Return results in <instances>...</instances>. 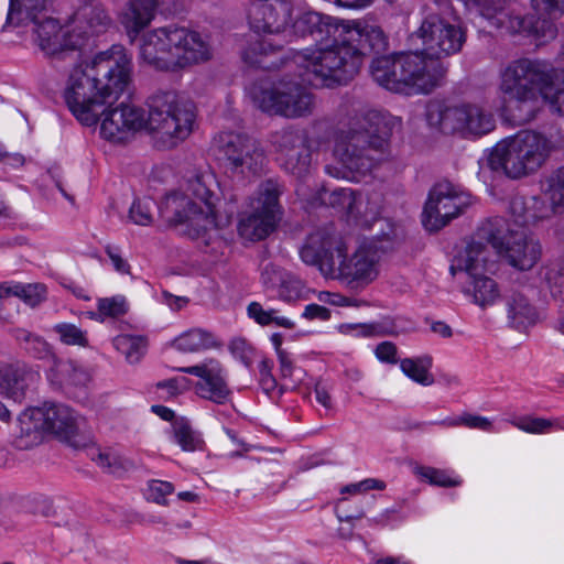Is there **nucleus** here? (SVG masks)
Instances as JSON below:
<instances>
[{
  "label": "nucleus",
  "instance_id": "obj_1",
  "mask_svg": "<svg viewBox=\"0 0 564 564\" xmlns=\"http://www.w3.org/2000/svg\"><path fill=\"white\" fill-rule=\"evenodd\" d=\"M133 85L132 57L121 45H112L67 70L63 98L72 115L84 126L100 120V135L121 143L148 129L160 149H172L188 138L195 122L192 102L174 91H161L149 101V112L134 104L120 102Z\"/></svg>",
  "mask_w": 564,
  "mask_h": 564
},
{
  "label": "nucleus",
  "instance_id": "obj_2",
  "mask_svg": "<svg viewBox=\"0 0 564 564\" xmlns=\"http://www.w3.org/2000/svg\"><path fill=\"white\" fill-rule=\"evenodd\" d=\"M386 47L387 37L378 25L349 21L335 28L332 40L297 52L294 59L304 82L314 87H333L351 80L366 55Z\"/></svg>",
  "mask_w": 564,
  "mask_h": 564
},
{
  "label": "nucleus",
  "instance_id": "obj_3",
  "mask_svg": "<svg viewBox=\"0 0 564 564\" xmlns=\"http://www.w3.org/2000/svg\"><path fill=\"white\" fill-rule=\"evenodd\" d=\"M392 119L378 110L361 109L334 137L333 156L338 166H327L336 178L359 181L388 156Z\"/></svg>",
  "mask_w": 564,
  "mask_h": 564
},
{
  "label": "nucleus",
  "instance_id": "obj_4",
  "mask_svg": "<svg viewBox=\"0 0 564 564\" xmlns=\"http://www.w3.org/2000/svg\"><path fill=\"white\" fill-rule=\"evenodd\" d=\"M300 256L305 263L318 265L325 276L352 291L365 290L380 274L381 253L373 241H362L348 253L344 238L329 228L310 234Z\"/></svg>",
  "mask_w": 564,
  "mask_h": 564
},
{
  "label": "nucleus",
  "instance_id": "obj_5",
  "mask_svg": "<svg viewBox=\"0 0 564 564\" xmlns=\"http://www.w3.org/2000/svg\"><path fill=\"white\" fill-rule=\"evenodd\" d=\"M223 196L215 173L204 170L188 176L178 191L166 195L159 209L166 221L185 225L188 236L208 245L229 223L218 210Z\"/></svg>",
  "mask_w": 564,
  "mask_h": 564
},
{
  "label": "nucleus",
  "instance_id": "obj_6",
  "mask_svg": "<svg viewBox=\"0 0 564 564\" xmlns=\"http://www.w3.org/2000/svg\"><path fill=\"white\" fill-rule=\"evenodd\" d=\"M498 88L505 100L523 105L541 97L564 113V72L546 62L520 58L509 63L500 73Z\"/></svg>",
  "mask_w": 564,
  "mask_h": 564
},
{
  "label": "nucleus",
  "instance_id": "obj_7",
  "mask_svg": "<svg viewBox=\"0 0 564 564\" xmlns=\"http://www.w3.org/2000/svg\"><path fill=\"white\" fill-rule=\"evenodd\" d=\"M140 56L156 69L175 72L209 61L213 52L199 33L183 26H166L142 37Z\"/></svg>",
  "mask_w": 564,
  "mask_h": 564
},
{
  "label": "nucleus",
  "instance_id": "obj_8",
  "mask_svg": "<svg viewBox=\"0 0 564 564\" xmlns=\"http://www.w3.org/2000/svg\"><path fill=\"white\" fill-rule=\"evenodd\" d=\"M52 0H10L4 28H26L40 50L53 56L77 47L82 35L74 37L47 15Z\"/></svg>",
  "mask_w": 564,
  "mask_h": 564
},
{
  "label": "nucleus",
  "instance_id": "obj_9",
  "mask_svg": "<svg viewBox=\"0 0 564 564\" xmlns=\"http://www.w3.org/2000/svg\"><path fill=\"white\" fill-rule=\"evenodd\" d=\"M527 218L519 221L495 217L479 227V235L487 238L508 265L518 271H530L542 257V246L527 231Z\"/></svg>",
  "mask_w": 564,
  "mask_h": 564
},
{
  "label": "nucleus",
  "instance_id": "obj_10",
  "mask_svg": "<svg viewBox=\"0 0 564 564\" xmlns=\"http://www.w3.org/2000/svg\"><path fill=\"white\" fill-rule=\"evenodd\" d=\"M553 150L552 142L542 133L521 131L498 142L488 155V164L494 171L511 178H520L536 172Z\"/></svg>",
  "mask_w": 564,
  "mask_h": 564
},
{
  "label": "nucleus",
  "instance_id": "obj_11",
  "mask_svg": "<svg viewBox=\"0 0 564 564\" xmlns=\"http://www.w3.org/2000/svg\"><path fill=\"white\" fill-rule=\"evenodd\" d=\"M83 420L64 404L44 403L23 411L19 417L20 447L39 444L45 433L56 435L73 447L84 445L78 434Z\"/></svg>",
  "mask_w": 564,
  "mask_h": 564
},
{
  "label": "nucleus",
  "instance_id": "obj_12",
  "mask_svg": "<svg viewBox=\"0 0 564 564\" xmlns=\"http://www.w3.org/2000/svg\"><path fill=\"white\" fill-rule=\"evenodd\" d=\"M253 105L261 111L285 118H301L312 113L313 95L293 80L259 82L249 89Z\"/></svg>",
  "mask_w": 564,
  "mask_h": 564
},
{
  "label": "nucleus",
  "instance_id": "obj_13",
  "mask_svg": "<svg viewBox=\"0 0 564 564\" xmlns=\"http://www.w3.org/2000/svg\"><path fill=\"white\" fill-rule=\"evenodd\" d=\"M278 183L265 181L249 198L246 208L238 216L237 231L246 241H260L273 232L281 220Z\"/></svg>",
  "mask_w": 564,
  "mask_h": 564
},
{
  "label": "nucleus",
  "instance_id": "obj_14",
  "mask_svg": "<svg viewBox=\"0 0 564 564\" xmlns=\"http://www.w3.org/2000/svg\"><path fill=\"white\" fill-rule=\"evenodd\" d=\"M426 121L444 133H457L465 138L480 137L495 128L492 115L476 104L447 107L437 101L430 102Z\"/></svg>",
  "mask_w": 564,
  "mask_h": 564
},
{
  "label": "nucleus",
  "instance_id": "obj_15",
  "mask_svg": "<svg viewBox=\"0 0 564 564\" xmlns=\"http://www.w3.org/2000/svg\"><path fill=\"white\" fill-rule=\"evenodd\" d=\"M426 10L416 31L424 53L436 59L458 53L466 41L463 26L457 20L443 17L430 6Z\"/></svg>",
  "mask_w": 564,
  "mask_h": 564
},
{
  "label": "nucleus",
  "instance_id": "obj_16",
  "mask_svg": "<svg viewBox=\"0 0 564 564\" xmlns=\"http://www.w3.org/2000/svg\"><path fill=\"white\" fill-rule=\"evenodd\" d=\"M470 205V196L449 182H440L429 193L422 223L430 231L440 230Z\"/></svg>",
  "mask_w": 564,
  "mask_h": 564
},
{
  "label": "nucleus",
  "instance_id": "obj_17",
  "mask_svg": "<svg viewBox=\"0 0 564 564\" xmlns=\"http://www.w3.org/2000/svg\"><path fill=\"white\" fill-rule=\"evenodd\" d=\"M228 170L236 176L249 178L262 171L264 155L256 140L240 132H221L216 139Z\"/></svg>",
  "mask_w": 564,
  "mask_h": 564
},
{
  "label": "nucleus",
  "instance_id": "obj_18",
  "mask_svg": "<svg viewBox=\"0 0 564 564\" xmlns=\"http://www.w3.org/2000/svg\"><path fill=\"white\" fill-rule=\"evenodd\" d=\"M399 55L400 91L404 94L430 93L440 85L444 75L442 63L423 53L411 52Z\"/></svg>",
  "mask_w": 564,
  "mask_h": 564
},
{
  "label": "nucleus",
  "instance_id": "obj_19",
  "mask_svg": "<svg viewBox=\"0 0 564 564\" xmlns=\"http://www.w3.org/2000/svg\"><path fill=\"white\" fill-rule=\"evenodd\" d=\"M180 371L195 376V392L198 397L224 404L229 401L231 391L227 383V371L216 358H206L200 362L180 368Z\"/></svg>",
  "mask_w": 564,
  "mask_h": 564
},
{
  "label": "nucleus",
  "instance_id": "obj_20",
  "mask_svg": "<svg viewBox=\"0 0 564 564\" xmlns=\"http://www.w3.org/2000/svg\"><path fill=\"white\" fill-rule=\"evenodd\" d=\"M293 14L294 4L289 0H260L249 9V24L256 32L288 33Z\"/></svg>",
  "mask_w": 564,
  "mask_h": 564
},
{
  "label": "nucleus",
  "instance_id": "obj_21",
  "mask_svg": "<svg viewBox=\"0 0 564 564\" xmlns=\"http://www.w3.org/2000/svg\"><path fill=\"white\" fill-rule=\"evenodd\" d=\"M488 243L490 242L487 238L480 237L478 229L456 252L451 269L465 273L466 279L492 271L496 265V259Z\"/></svg>",
  "mask_w": 564,
  "mask_h": 564
},
{
  "label": "nucleus",
  "instance_id": "obj_22",
  "mask_svg": "<svg viewBox=\"0 0 564 564\" xmlns=\"http://www.w3.org/2000/svg\"><path fill=\"white\" fill-rule=\"evenodd\" d=\"M39 380V373L22 362L0 364V395L22 402Z\"/></svg>",
  "mask_w": 564,
  "mask_h": 564
},
{
  "label": "nucleus",
  "instance_id": "obj_23",
  "mask_svg": "<svg viewBox=\"0 0 564 564\" xmlns=\"http://www.w3.org/2000/svg\"><path fill=\"white\" fill-rule=\"evenodd\" d=\"M332 205L337 206L356 218H364V224L369 225L376 220L381 212V198L379 195L366 197L361 194L355 195L351 188L335 189L329 197Z\"/></svg>",
  "mask_w": 564,
  "mask_h": 564
},
{
  "label": "nucleus",
  "instance_id": "obj_24",
  "mask_svg": "<svg viewBox=\"0 0 564 564\" xmlns=\"http://www.w3.org/2000/svg\"><path fill=\"white\" fill-rule=\"evenodd\" d=\"M494 29H502L507 32H527L535 37L536 45H541L552 40L556 35L554 24L546 19H539L531 22L520 15H512L507 12V17L498 18L494 22Z\"/></svg>",
  "mask_w": 564,
  "mask_h": 564
},
{
  "label": "nucleus",
  "instance_id": "obj_25",
  "mask_svg": "<svg viewBox=\"0 0 564 564\" xmlns=\"http://www.w3.org/2000/svg\"><path fill=\"white\" fill-rule=\"evenodd\" d=\"M158 0H131L122 11L120 21L133 40L154 18Z\"/></svg>",
  "mask_w": 564,
  "mask_h": 564
},
{
  "label": "nucleus",
  "instance_id": "obj_26",
  "mask_svg": "<svg viewBox=\"0 0 564 564\" xmlns=\"http://www.w3.org/2000/svg\"><path fill=\"white\" fill-rule=\"evenodd\" d=\"M278 150L280 152V161L292 173H301L307 164V154L303 147L302 137L294 131H284L279 137Z\"/></svg>",
  "mask_w": 564,
  "mask_h": 564
},
{
  "label": "nucleus",
  "instance_id": "obj_27",
  "mask_svg": "<svg viewBox=\"0 0 564 564\" xmlns=\"http://www.w3.org/2000/svg\"><path fill=\"white\" fill-rule=\"evenodd\" d=\"M169 347L181 354H198L220 347L217 337L203 328H189L175 336Z\"/></svg>",
  "mask_w": 564,
  "mask_h": 564
},
{
  "label": "nucleus",
  "instance_id": "obj_28",
  "mask_svg": "<svg viewBox=\"0 0 564 564\" xmlns=\"http://www.w3.org/2000/svg\"><path fill=\"white\" fill-rule=\"evenodd\" d=\"M506 308L509 325L519 332L525 330L539 321L536 308L520 292H512L507 296Z\"/></svg>",
  "mask_w": 564,
  "mask_h": 564
},
{
  "label": "nucleus",
  "instance_id": "obj_29",
  "mask_svg": "<svg viewBox=\"0 0 564 564\" xmlns=\"http://www.w3.org/2000/svg\"><path fill=\"white\" fill-rule=\"evenodd\" d=\"M280 48L279 44H273L268 37H256L249 41L242 51V59L246 64L264 69H271L279 66L275 54Z\"/></svg>",
  "mask_w": 564,
  "mask_h": 564
},
{
  "label": "nucleus",
  "instance_id": "obj_30",
  "mask_svg": "<svg viewBox=\"0 0 564 564\" xmlns=\"http://www.w3.org/2000/svg\"><path fill=\"white\" fill-rule=\"evenodd\" d=\"M293 23L289 26V36H305L307 34H319L322 36V43L326 39H323V34H329L330 28L327 22L323 20V17L314 11H305L301 8L294 7Z\"/></svg>",
  "mask_w": 564,
  "mask_h": 564
},
{
  "label": "nucleus",
  "instance_id": "obj_31",
  "mask_svg": "<svg viewBox=\"0 0 564 564\" xmlns=\"http://www.w3.org/2000/svg\"><path fill=\"white\" fill-rule=\"evenodd\" d=\"M463 292L481 307L492 305L500 294L497 283L487 274L467 278Z\"/></svg>",
  "mask_w": 564,
  "mask_h": 564
},
{
  "label": "nucleus",
  "instance_id": "obj_32",
  "mask_svg": "<svg viewBox=\"0 0 564 564\" xmlns=\"http://www.w3.org/2000/svg\"><path fill=\"white\" fill-rule=\"evenodd\" d=\"M337 329L343 335L362 338L400 334L394 321L389 317L371 323H344Z\"/></svg>",
  "mask_w": 564,
  "mask_h": 564
},
{
  "label": "nucleus",
  "instance_id": "obj_33",
  "mask_svg": "<svg viewBox=\"0 0 564 564\" xmlns=\"http://www.w3.org/2000/svg\"><path fill=\"white\" fill-rule=\"evenodd\" d=\"M370 73L373 80L380 86L391 91H400L399 55L375 58L370 65Z\"/></svg>",
  "mask_w": 564,
  "mask_h": 564
},
{
  "label": "nucleus",
  "instance_id": "obj_34",
  "mask_svg": "<svg viewBox=\"0 0 564 564\" xmlns=\"http://www.w3.org/2000/svg\"><path fill=\"white\" fill-rule=\"evenodd\" d=\"M432 366L433 358L429 355L404 358L400 361V369L403 375L423 387L434 383V376L431 372Z\"/></svg>",
  "mask_w": 564,
  "mask_h": 564
},
{
  "label": "nucleus",
  "instance_id": "obj_35",
  "mask_svg": "<svg viewBox=\"0 0 564 564\" xmlns=\"http://www.w3.org/2000/svg\"><path fill=\"white\" fill-rule=\"evenodd\" d=\"M73 23L82 34H94L101 32L109 24V18L101 8L89 4L75 13Z\"/></svg>",
  "mask_w": 564,
  "mask_h": 564
},
{
  "label": "nucleus",
  "instance_id": "obj_36",
  "mask_svg": "<svg viewBox=\"0 0 564 564\" xmlns=\"http://www.w3.org/2000/svg\"><path fill=\"white\" fill-rule=\"evenodd\" d=\"M247 315L249 318L254 321V323L261 326H278L288 329H292L295 327L294 321L291 318L283 316L280 314V311L275 308H264L258 302H251L247 306Z\"/></svg>",
  "mask_w": 564,
  "mask_h": 564
},
{
  "label": "nucleus",
  "instance_id": "obj_37",
  "mask_svg": "<svg viewBox=\"0 0 564 564\" xmlns=\"http://www.w3.org/2000/svg\"><path fill=\"white\" fill-rule=\"evenodd\" d=\"M542 280L546 283L553 299L564 302V261L553 260L540 271Z\"/></svg>",
  "mask_w": 564,
  "mask_h": 564
},
{
  "label": "nucleus",
  "instance_id": "obj_38",
  "mask_svg": "<svg viewBox=\"0 0 564 564\" xmlns=\"http://www.w3.org/2000/svg\"><path fill=\"white\" fill-rule=\"evenodd\" d=\"M113 347L121 352L129 364L141 360L147 350V339L139 335H119L113 338Z\"/></svg>",
  "mask_w": 564,
  "mask_h": 564
},
{
  "label": "nucleus",
  "instance_id": "obj_39",
  "mask_svg": "<svg viewBox=\"0 0 564 564\" xmlns=\"http://www.w3.org/2000/svg\"><path fill=\"white\" fill-rule=\"evenodd\" d=\"M541 193L564 212V167L557 169L541 182Z\"/></svg>",
  "mask_w": 564,
  "mask_h": 564
},
{
  "label": "nucleus",
  "instance_id": "obj_40",
  "mask_svg": "<svg viewBox=\"0 0 564 564\" xmlns=\"http://www.w3.org/2000/svg\"><path fill=\"white\" fill-rule=\"evenodd\" d=\"M98 312L89 313V317L99 322L106 318H116L122 316L128 311L126 299L121 295L99 299L97 303Z\"/></svg>",
  "mask_w": 564,
  "mask_h": 564
},
{
  "label": "nucleus",
  "instance_id": "obj_41",
  "mask_svg": "<svg viewBox=\"0 0 564 564\" xmlns=\"http://www.w3.org/2000/svg\"><path fill=\"white\" fill-rule=\"evenodd\" d=\"M509 422L518 430L529 434L552 433L554 432V425L557 424V422L551 419L538 417L532 415L512 417L509 420Z\"/></svg>",
  "mask_w": 564,
  "mask_h": 564
},
{
  "label": "nucleus",
  "instance_id": "obj_42",
  "mask_svg": "<svg viewBox=\"0 0 564 564\" xmlns=\"http://www.w3.org/2000/svg\"><path fill=\"white\" fill-rule=\"evenodd\" d=\"M413 473L417 478L431 485L441 487H454L462 484V480L457 476H453L446 470L429 466H415L413 468Z\"/></svg>",
  "mask_w": 564,
  "mask_h": 564
},
{
  "label": "nucleus",
  "instance_id": "obj_43",
  "mask_svg": "<svg viewBox=\"0 0 564 564\" xmlns=\"http://www.w3.org/2000/svg\"><path fill=\"white\" fill-rule=\"evenodd\" d=\"M175 491L172 482L161 479H151L143 489V497L147 501L166 507L170 505L169 497Z\"/></svg>",
  "mask_w": 564,
  "mask_h": 564
},
{
  "label": "nucleus",
  "instance_id": "obj_44",
  "mask_svg": "<svg viewBox=\"0 0 564 564\" xmlns=\"http://www.w3.org/2000/svg\"><path fill=\"white\" fill-rule=\"evenodd\" d=\"M58 339L65 345H77L85 347L88 344L85 330L72 323H58L52 327Z\"/></svg>",
  "mask_w": 564,
  "mask_h": 564
},
{
  "label": "nucleus",
  "instance_id": "obj_45",
  "mask_svg": "<svg viewBox=\"0 0 564 564\" xmlns=\"http://www.w3.org/2000/svg\"><path fill=\"white\" fill-rule=\"evenodd\" d=\"M155 203L150 198L135 199L129 209V219L138 226H149L153 223Z\"/></svg>",
  "mask_w": 564,
  "mask_h": 564
},
{
  "label": "nucleus",
  "instance_id": "obj_46",
  "mask_svg": "<svg viewBox=\"0 0 564 564\" xmlns=\"http://www.w3.org/2000/svg\"><path fill=\"white\" fill-rule=\"evenodd\" d=\"M175 442L183 451L193 452L200 447L199 435L185 422H176L173 426Z\"/></svg>",
  "mask_w": 564,
  "mask_h": 564
},
{
  "label": "nucleus",
  "instance_id": "obj_47",
  "mask_svg": "<svg viewBox=\"0 0 564 564\" xmlns=\"http://www.w3.org/2000/svg\"><path fill=\"white\" fill-rule=\"evenodd\" d=\"M531 210H532L531 215L523 217L521 221H523L527 218L528 224H529L530 219L545 220V219H551L552 217H554L556 215L564 214V212L561 207L555 206L553 204V200H547L543 195H542V197H534L532 199Z\"/></svg>",
  "mask_w": 564,
  "mask_h": 564
},
{
  "label": "nucleus",
  "instance_id": "obj_48",
  "mask_svg": "<svg viewBox=\"0 0 564 564\" xmlns=\"http://www.w3.org/2000/svg\"><path fill=\"white\" fill-rule=\"evenodd\" d=\"M229 351L231 356L240 360L246 367H251L254 360L258 359V350L245 338H234L229 343Z\"/></svg>",
  "mask_w": 564,
  "mask_h": 564
},
{
  "label": "nucleus",
  "instance_id": "obj_49",
  "mask_svg": "<svg viewBox=\"0 0 564 564\" xmlns=\"http://www.w3.org/2000/svg\"><path fill=\"white\" fill-rule=\"evenodd\" d=\"M478 7L480 18L486 20L494 28L498 18L507 17L505 9L507 0H470Z\"/></svg>",
  "mask_w": 564,
  "mask_h": 564
},
{
  "label": "nucleus",
  "instance_id": "obj_50",
  "mask_svg": "<svg viewBox=\"0 0 564 564\" xmlns=\"http://www.w3.org/2000/svg\"><path fill=\"white\" fill-rule=\"evenodd\" d=\"M56 369L63 380L70 384H85L89 379L88 373L72 361H59L56 364Z\"/></svg>",
  "mask_w": 564,
  "mask_h": 564
},
{
  "label": "nucleus",
  "instance_id": "obj_51",
  "mask_svg": "<svg viewBox=\"0 0 564 564\" xmlns=\"http://www.w3.org/2000/svg\"><path fill=\"white\" fill-rule=\"evenodd\" d=\"M18 290L20 291L19 297L31 306L40 304L46 296V288L40 283L20 284Z\"/></svg>",
  "mask_w": 564,
  "mask_h": 564
},
{
  "label": "nucleus",
  "instance_id": "obj_52",
  "mask_svg": "<svg viewBox=\"0 0 564 564\" xmlns=\"http://www.w3.org/2000/svg\"><path fill=\"white\" fill-rule=\"evenodd\" d=\"M189 381L185 377L172 378L161 381L156 384L158 392L161 397L173 398L187 390Z\"/></svg>",
  "mask_w": 564,
  "mask_h": 564
},
{
  "label": "nucleus",
  "instance_id": "obj_53",
  "mask_svg": "<svg viewBox=\"0 0 564 564\" xmlns=\"http://www.w3.org/2000/svg\"><path fill=\"white\" fill-rule=\"evenodd\" d=\"M464 426L473 430H479L486 433H498L499 429L495 426L494 420L487 416L463 413Z\"/></svg>",
  "mask_w": 564,
  "mask_h": 564
},
{
  "label": "nucleus",
  "instance_id": "obj_54",
  "mask_svg": "<svg viewBox=\"0 0 564 564\" xmlns=\"http://www.w3.org/2000/svg\"><path fill=\"white\" fill-rule=\"evenodd\" d=\"M531 3L538 13L554 18L564 14V0H531Z\"/></svg>",
  "mask_w": 564,
  "mask_h": 564
},
{
  "label": "nucleus",
  "instance_id": "obj_55",
  "mask_svg": "<svg viewBox=\"0 0 564 564\" xmlns=\"http://www.w3.org/2000/svg\"><path fill=\"white\" fill-rule=\"evenodd\" d=\"M303 285L300 280L283 276L279 285V295L285 301H292L301 295Z\"/></svg>",
  "mask_w": 564,
  "mask_h": 564
},
{
  "label": "nucleus",
  "instance_id": "obj_56",
  "mask_svg": "<svg viewBox=\"0 0 564 564\" xmlns=\"http://www.w3.org/2000/svg\"><path fill=\"white\" fill-rule=\"evenodd\" d=\"M272 361L268 358H261L258 365L259 381L265 392L274 390L276 381L272 376Z\"/></svg>",
  "mask_w": 564,
  "mask_h": 564
},
{
  "label": "nucleus",
  "instance_id": "obj_57",
  "mask_svg": "<svg viewBox=\"0 0 564 564\" xmlns=\"http://www.w3.org/2000/svg\"><path fill=\"white\" fill-rule=\"evenodd\" d=\"M95 460L98 466L111 474H117L124 467L121 457L112 453H99Z\"/></svg>",
  "mask_w": 564,
  "mask_h": 564
},
{
  "label": "nucleus",
  "instance_id": "obj_58",
  "mask_svg": "<svg viewBox=\"0 0 564 564\" xmlns=\"http://www.w3.org/2000/svg\"><path fill=\"white\" fill-rule=\"evenodd\" d=\"M375 356L380 362L384 364H397V354L398 348L397 346L391 341H382L379 345L376 346Z\"/></svg>",
  "mask_w": 564,
  "mask_h": 564
},
{
  "label": "nucleus",
  "instance_id": "obj_59",
  "mask_svg": "<svg viewBox=\"0 0 564 564\" xmlns=\"http://www.w3.org/2000/svg\"><path fill=\"white\" fill-rule=\"evenodd\" d=\"M106 253L111 262L113 269L120 274H129L130 265L127 260L122 257L119 248L113 246H108L106 248Z\"/></svg>",
  "mask_w": 564,
  "mask_h": 564
},
{
  "label": "nucleus",
  "instance_id": "obj_60",
  "mask_svg": "<svg viewBox=\"0 0 564 564\" xmlns=\"http://www.w3.org/2000/svg\"><path fill=\"white\" fill-rule=\"evenodd\" d=\"M318 300L321 302L335 305V306H359L361 302L358 300H354L341 294L330 293V292H321L318 294Z\"/></svg>",
  "mask_w": 564,
  "mask_h": 564
},
{
  "label": "nucleus",
  "instance_id": "obj_61",
  "mask_svg": "<svg viewBox=\"0 0 564 564\" xmlns=\"http://www.w3.org/2000/svg\"><path fill=\"white\" fill-rule=\"evenodd\" d=\"M283 273L274 265H267L261 274L264 285L269 288H279Z\"/></svg>",
  "mask_w": 564,
  "mask_h": 564
},
{
  "label": "nucleus",
  "instance_id": "obj_62",
  "mask_svg": "<svg viewBox=\"0 0 564 564\" xmlns=\"http://www.w3.org/2000/svg\"><path fill=\"white\" fill-rule=\"evenodd\" d=\"M302 316L307 318V319L318 318V319H322V321H326V319L329 318L330 313L324 306H321L318 304H308L304 308V312H303Z\"/></svg>",
  "mask_w": 564,
  "mask_h": 564
},
{
  "label": "nucleus",
  "instance_id": "obj_63",
  "mask_svg": "<svg viewBox=\"0 0 564 564\" xmlns=\"http://www.w3.org/2000/svg\"><path fill=\"white\" fill-rule=\"evenodd\" d=\"M278 356L280 369L283 377L291 376L293 372V362L286 351L280 352Z\"/></svg>",
  "mask_w": 564,
  "mask_h": 564
},
{
  "label": "nucleus",
  "instance_id": "obj_64",
  "mask_svg": "<svg viewBox=\"0 0 564 564\" xmlns=\"http://www.w3.org/2000/svg\"><path fill=\"white\" fill-rule=\"evenodd\" d=\"M373 564H412L411 561L404 556H382L376 558Z\"/></svg>",
  "mask_w": 564,
  "mask_h": 564
}]
</instances>
